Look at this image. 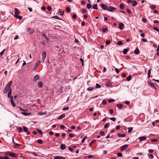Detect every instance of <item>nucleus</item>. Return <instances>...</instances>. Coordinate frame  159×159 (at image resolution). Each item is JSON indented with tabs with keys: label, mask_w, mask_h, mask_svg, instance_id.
Wrapping results in <instances>:
<instances>
[{
	"label": "nucleus",
	"mask_w": 159,
	"mask_h": 159,
	"mask_svg": "<svg viewBox=\"0 0 159 159\" xmlns=\"http://www.w3.org/2000/svg\"><path fill=\"white\" fill-rule=\"evenodd\" d=\"M116 10V8L115 7H112V6H110L107 8V11H110L112 12Z\"/></svg>",
	"instance_id": "obj_1"
},
{
	"label": "nucleus",
	"mask_w": 159,
	"mask_h": 159,
	"mask_svg": "<svg viewBox=\"0 0 159 159\" xmlns=\"http://www.w3.org/2000/svg\"><path fill=\"white\" fill-rule=\"evenodd\" d=\"M13 97L12 96H11V98L10 99V102L12 106L15 107L16 106V104L13 101Z\"/></svg>",
	"instance_id": "obj_2"
},
{
	"label": "nucleus",
	"mask_w": 159,
	"mask_h": 159,
	"mask_svg": "<svg viewBox=\"0 0 159 159\" xmlns=\"http://www.w3.org/2000/svg\"><path fill=\"white\" fill-rule=\"evenodd\" d=\"M101 7L104 10H107V7L106 5L104 4H102L101 5Z\"/></svg>",
	"instance_id": "obj_3"
},
{
	"label": "nucleus",
	"mask_w": 159,
	"mask_h": 159,
	"mask_svg": "<svg viewBox=\"0 0 159 159\" xmlns=\"http://www.w3.org/2000/svg\"><path fill=\"white\" fill-rule=\"evenodd\" d=\"M128 145L127 144H125L124 145H123L120 148V150L121 151H123L126 149L128 148Z\"/></svg>",
	"instance_id": "obj_4"
},
{
	"label": "nucleus",
	"mask_w": 159,
	"mask_h": 159,
	"mask_svg": "<svg viewBox=\"0 0 159 159\" xmlns=\"http://www.w3.org/2000/svg\"><path fill=\"white\" fill-rule=\"evenodd\" d=\"M8 153H9V155L10 157H17V155L14 153H10L9 152H8Z\"/></svg>",
	"instance_id": "obj_5"
},
{
	"label": "nucleus",
	"mask_w": 159,
	"mask_h": 159,
	"mask_svg": "<svg viewBox=\"0 0 159 159\" xmlns=\"http://www.w3.org/2000/svg\"><path fill=\"white\" fill-rule=\"evenodd\" d=\"M39 76L38 75H36L34 77L33 79V82H36L37 80H39Z\"/></svg>",
	"instance_id": "obj_6"
},
{
	"label": "nucleus",
	"mask_w": 159,
	"mask_h": 159,
	"mask_svg": "<svg viewBox=\"0 0 159 159\" xmlns=\"http://www.w3.org/2000/svg\"><path fill=\"white\" fill-rule=\"evenodd\" d=\"M40 61H38L36 62L34 67L33 68L34 70H35L36 69V68H37V67L40 64Z\"/></svg>",
	"instance_id": "obj_7"
},
{
	"label": "nucleus",
	"mask_w": 159,
	"mask_h": 159,
	"mask_svg": "<svg viewBox=\"0 0 159 159\" xmlns=\"http://www.w3.org/2000/svg\"><path fill=\"white\" fill-rule=\"evenodd\" d=\"M46 52L45 51H44L42 53V60L43 61V62L44 61V60L46 58Z\"/></svg>",
	"instance_id": "obj_8"
},
{
	"label": "nucleus",
	"mask_w": 159,
	"mask_h": 159,
	"mask_svg": "<svg viewBox=\"0 0 159 159\" xmlns=\"http://www.w3.org/2000/svg\"><path fill=\"white\" fill-rule=\"evenodd\" d=\"M10 89H11L9 88L6 86L3 90V93H6Z\"/></svg>",
	"instance_id": "obj_9"
},
{
	"label": "nucleus",
	"mask_w": 159,
	"mask_h": 159,
	"mask_svg": "<svg viewBox=\"0 0 159 159\" xmlns=\"http://www.w3.org/2000/svg\"><path fill=\"white\" fill-rule=\"evenodd\" d=\"M14 10V13H15V15H18L20 14V12L18 10L17 8H15Z\"/></svg>",
	"instance_id": "obj_10"
},
{
	"label": "nucleus",
	"mask_w": 159,
	"mask_h": 159,
	"mask_svg": "<svg viewBox=\"0 0 159 159\" xmlns=\"http://www.w3.org/2000/svg\"><path fill=\"white\" fill-rule=\"evenodd\" d=\"M12 93V89H11L9 90V91L8 94H7V97L9 98H11V94Z\"/></svg>",
	"instance_id": "obj_11"
},
{
	"label": "nucleus",
	"mask_w": 159,
	"mask_h": 159,
	"mask_svg": "<svg viewBox=\"0 0 159 159\" xmlns=\"http://www.w3.org/2000/svg\"><path fill=\"white\" fill-rule=\"evenodd\" d=\"M66 148V146L65 144H62L61 145L60 148L62 150L65 149Z\"/></svg>",
	"instance_id": "obj_12"
},
{
	"label": "nucleus",
	"mask_w": 159,
	"mask_h": 159,
	"mask_svg": "<svg viewBox=\"0 0 159 159\" xmlns=\"http://www.w3.org/2000/svg\"><path fill=\"white\" fill-rule=\"evenodd\" d=\"M134 53L136 55H138L139 54V50L138 47L136 48L134 51Z\"/></svg>",
	"instance_id": "obj_13"
},
{
	"label": "nucleus",
	"mask_w": 159,
	"mask_h": 159,
	"mask_svg": "<svg viewBox=\"0 0 159 159\" xmlns=\"http://www.w3.org/2000/svg\"><path fill=\"white\" fill-rule=\"evenodd\" d=\"M14 16L17 19H18L20 20H21L22 18V17L21 16H19L18 15H14Z\"/></svg>",
	"instance_id": "obj_14"
},
{
	"label": "nucleus",
	"mask_w": 159,
	"mask_h": 159,
	"mask_svg": "<svg viewBox=\"0 0 159 159\" xmlns=\"http://www.w3.org/2000/svg\"><path fill=\"white\" fill-rule=\"evenodd\" d=\"M65 116V115L64 114H62L60 115L59 117L58 118V120H61L64 118Z\"/></svg>",
	"instance_id": "obj_15"
},
{
	"label": "nucleus",
	"mask_w": 159,
	"mask_h": 159,
	"mask_svg": "<svg viewBox=\"0 0 159 159\" xmlns=\"http://www.w3.org/2000/svg\"><path fill=\"white\" fill-rule=\"evenodd\" d=\"M117 135L118 136L120 137H124L125 136V134H121L120 133H118Z\"/></svg>",
	"instance_id": "obj_16"
},
{
	"label": "nucleus",
	"mask_w": 159,
	"mask_h": 159,
	"mask_svg": "<svg viewBox=\"0 0 159 159\" xmlns=\"http://www.w3.org/2000/svg\"><path fill=\"white\" fill-rule=\"evenodd\" d=\"M124 24L123 23H121L119 24V28L120 29H123V27L124 26Z\"/></svg>",
	"instance_id": "obj_17"
},
{
	"label": "nucleus",
	"mask_w": 159,
	"mask_h": 159,
	"mask_svg": "<svg viewBox=\"0 0 159 159\" xmlns=\"http://www.w3.org/2000/svg\"><path fill=\"white\" fill-rule=\"evenodd\" d=\"M13 82L12 81H10L7 84L6 87L10 88V86L12 84Z\"/></svg>",
	"instance_id": "obj_18"
},
{
	"label": "nucleus",
	"mask_w": 159,
	"mask_h": 159,
	"mask_svg": "<svg viewBox=\"0 0 159 159\" xmlns=\"http://www.w3.org/2000/svg\"><path fill=\"white\" fill-rule=\"evenodd\" d=\"M38 86L40 88L43 87V83L42 82L40 81L38 82Z\"/></svg>",
	"instance_id": "obj_19"
},
{
	"label": "nucleus",
	"mask_w": 159,
	"mask_h": 159,
	"mask_svg": "<svg viewBox=\"0 0 159 159\" xmlns=\"http://www.w3.org/2000/svg\"><path fill=\"white\" fill-rule=\"evenodd\" d=\"M129 51V50L128 49H124L123 51V53L125 55L127 52Z\"/></svg>",
	"instance_id": "obj_20"
},
{
	"label": "nucleus",
	"mask_w": 159,
	"mask_h": 159,
	"mask_svg": "<svg viewBox=\"0 0 159 159\" xmlns=\"http://www.w3.org/2000/svg\"><path fill=\"white\" fill-rule=\"evenodd\" d=\"M54 159H65V158L62 157L56 156L54 157Z\"/></svg>",
	"instance_id": "obj_21"
},
{
	"label": "nucleus",
	"mask_w": 159,
	"mask_h": 159,
	"mask_svg": "<svg viewBox=\"0 0 159 159\" xmlns=\"http://www.w3.org/2000/svg\"><path fill=\"white\" fill-rule=\"evenodd\" d=\"M146 139V137L145 136H142L140 137V141H142L145 140Z\"/></svg>",
	"instance_id": "obj_22"
},
{
	"label": "nucleus",
	"mask_w": 159,
	"mask_h": 159,
	"mask_svg": "<svg viewBox=\"0 0 159 159\" xmlns=\"http://www.w3.org/2000/svg\"><path fill=\"white\" fill-rule=\"evenodd\" d=\"M148 84L150 86L152 87H154V84L151 81H148Z\"/></svg>",
	"instance_id": "obj_23"
},
{
	"label": "nucleus",
	"mask_w": 159,
	"mask_h": 159,
	"mask_svg": "<svg viewBox=\"0 0 159 159\" xmlns=\"http://www.w3.org/2000/svg\"><path fill=\"white\" fill-rule=\"evenodd\" d=\"M131 3L132 5L134 6H135L137 4V2L135 1H132Z\"/></svg>",
	"instance_id": "obj_24"
},
{
	"label": "nucleus",
	"mask_w": 159,
	"mask_h": 159,
	"mask_svg": "<svg viewBox=\"0 0 159 159\" xmlns=\"http://www.w3.org/2000/svg\"><path fill=\"white\" fill-rule=\"evenodd\" d=\"M106 85L107 86L111 87L112 86L111 83L109 82H107Z\"/></svg>",
	"instance_id": "obj_25"
},
{
	"label": "nucleus",
	"mask_w": 159,
	"mask_h": 159,
	"mask_svg": "<svg viewBox=\"0 0 159 159\" xmlns=\"http://www.w3.org/2000/svg\"><path fill=\"white\" fill-rule=\"evenodd\" d=\"M87 138V137L86 136H84L83 139H82L81 142L83 143L84 142V140Z\"/></svg>",
	"instance_id": "obj_26"
},
{
	"label": "nucleus",
	"mask_w": 159,
	"mask_h": 159,
	"mask_svg": "<svg viewBox=\"0 0 159 159\" xmlns=\"http://www.w3.org/2000/svg\"><path fill=\"white\" fill-rule=\"evenodd\" d=\"M119 7L121 9H124V5L122 4H120L119 5Z\"/></svg>",
	"instance_id": "obj_27"
},
{
	"label": "nucleus",
	"mask_w": 159,
	"mask_h": 159,
	"mask_svg": "<svg viewBox=\"0 0 159 159\" xmlns=\"http://www.w3.org/2000/svg\"><path fill=\"white\" fill-rule=\"evenodd\" d=\"M21 113L22 115H25V116L29 115H30L31 114L30 113H26V112H21Z\"/></svg>",
	"instance_id": "obj_28"
},
{
	"label": "nucleus",
	"mask_w": 159,
	"mask_h": 159,
	"mask_svg": "<svg viewBox=\"0 0 159 159\" xmlns=\"http://www.w3.org/2000/svg\"><path fill=\"white\" fill-rule=\"evenodd\" d=\"M151 74V69H150L148 70V78H149Z\"/></svg>",
	"instance_id": "obj_29"
},
{
	"label": "nucleus",
	"mask_w": 159,
	"mask_h": 159,
	"mask_svg": "<svg viewBox=\"0 0 159 159\" xmlns=\"http://www.w3.org/2000/svg\"><path fill=\"white\" fill-rule=\"evenodd\" d=\"M101 87V86L99 84H98L97 83L96 84L95 88L98 89L100 88Z\"/></svg>",
	"instance_id": "obj_30"
},
{
	"label": "nucleus",
	"mask_w": 159,
	"mask_h": 159,
	"mask_svg": "<svg viewBox=\"0 0 159 159\" xmlns=\"http://www.w3.org/2000/svg\"><path fill=\"white\" fill-rule=\"evenodd\" d=\"M117 107L119 109L123 107V105L121 104H118L116 105Z\"/></svg>",
	"instance_id": "obj_31"
},
{
	"label": "nucleus",
	"mask_w": 159,
	"mask_h": 159,
	"mask_svg": "<svg viewBox=\"0 0 159 159\" xmlns=\"http://www.w3.org/2000/svg\"><path fill=\"white\" fill-rule=\"evenodd\" d=\"M37 131L38 132V133H39V134L40 135H42V134L43 132H42V131L41 130H40L37 129Z\"/></svg>",
	"instance_id": "obj_32"
},
{
	"label": "nucleus",
	"mask_w": 159,
	"mask_h": 159,
	"mask_svg": "<svg viewBox=\"0 0 159 159\" xmlns=\"http://www.w3.org/2000/svg\"><path fill=\"white\" fill-rule=\"evenodd\" d=\"M131 77L130 75H129V76H128L127 78V80L128 81H129L131 80Z\"/></svg>",
	"instance_id": "obj_33"
},
{
	"label": "nucleus",
	"mask_w": 159,
	"mask_h": 159,
	"mask_svg": "<svg viewBox=\"0 0 159 159\" xmlns=\"http://www.w3.org/2000/svg\"><path fill=\"white\" fill-rule=\"evenodd\" d=\"M87 8L89 9L91 7V5L90 4L88 3L87 5Z\"/></svg>",
	"instance_id": "obj_34"
},
{
	"label": "nucleus",
	"mask_w": 159,
	"mask_h": 159,
	"mask_svg": "<svg viewBox=\"0 0 159 159\" xmlns=\"http://www.w3.org/2000/svg\"><path fill=\"white\" fill-rule=\"evenodd\" d=\"M133 130V128L129 127L128 128V133H130Z\"/></svg>",
	"instance_id": "obj_35"
},
{
	"label": "nucleus",
	"mask_w": 159,
	"mask_h": 159,
	"mask_svg": "<svg viewBox=\"0 0 159 159\" xmlns=\"http://www.w3.org/2000/svg\"><path fill=\"white\" fill-rule=\"evenodd\" d=\"M151 141L152 142H157L158 141V139H152Z\"/></svg>",
	"instance_id": "obj_36"
},
{
	"label": "nucleus",
	"mask_w": 159,
	"mask_h": 159,
	"mask_svg": "<svg viewBox=\"0 0 159 159\" xmlns=\"http://www.w3.org/2000/svg\"><path fill=\"white\" fill-rule=\"evenodd\" d=\"M113 67L114 68H115V71H116V72L117 73V74H118L120 71H119V70L118 69L116 68H115L114 66H113Z\"/></svg>",
	"instance_id": "obj_37"
},
{
	"label": "nucleus",
	"mask_w": 159,
	"mask_h": 159,
	"mask_svg": "<svg viewBox=\"0 0 159 159\" xmlns=\"http://www.w3.org/2000/svg\"><path fill=\"white\" fill-rule=\"evenodd\" d=\"M93 8L94 9L97 10L98 9L97 5V4H95L94 5H93Z\"/></svg>",
	"instance_id": "obj_38"
},
{
	"label": "nucleus",
	"mask_w": 159,
	"mask_h": 159,
	"mask_svg": "<svg viewBox=\"0 0 159 159\" xmlns=\"http://www.w3.org/2000/svg\"><path fill=\"white\" fill-rule=\"evenodd\" d=\"M123 44V43L121 41H118L117 42V45H121Z\"/></svg>",
	"instance_id": "obj_39"
},
{
	"label": "nucleus",
	"mask_w": 159,
	"mask_h": 159,
	"mask_svg": "<svg viewBox=\"0 0 159 159\" xmlns=\"http://www.w3.org/2000/svg\"><path fill=\"white\" fill-rule=\"evenodd\" d=\"M156 6L154 5H152L150 6V8L152 10L156 8Z\"/></svg>",
	"instance_id": "obj_40"
},
{
	"label": "nucleus",
	"mask_w": 159,
	"mask_h": 159,
	"mask_svg": "<svg viewBox=\"0 0 159 159\" xmlns=\"http://www.w3.org/2000/svg\"><path fill=\"white\" fill-rule=\"evenodd\" d=\"M23 130L25 132H27L28 131V129L26 127L24 126L23 127Z\"/></svg>",
	"instance_id": "obj_41"
},
{
	"label": "nucleus",
	"mask_w": 159,
	"mask_h": 159,
	"mask_svg": "<svg viewBox=\"0 0 159 159\" xmlns=\"http://www.w3.org/2000/svg\"><path fill=\"white\" fill-rule=\"evenodd\" d=\"M93 89V88L92 87H89L87 89V90L89 91H91Z\"/></svg>",
	"instance_id": "obj_42"
},
{
	"label": "nucleus",
	"mask_w": 159,
	"mask_h": 159,
	"mask_svg": "<svg viewBox=\"0 0 159 159\" xmlns=\"http://www.w3.org/2000/svg\"><path fill=\"white\" fill-rule=\"evenodd\" d=\"M109 125L110 124L108 123H106L104 125V128H107L109 126Z\"/></svg>",
	"instance_id": "obj_43"
},
{
	"label": "nucleus",
	"mask_w": 159,
	"mask_h": 159,
	"mask_svg": "<svg viewBox=\"0 0 159 159\" xmlns=\"http://www.w3.org/2000/svg\"><path fill=\"white\" fill-rule=\"evenodd\" d=\"M108 101L109 103H110L114 102V99H109L108 100Z\"/></svg>",
	"instance_id": "obj_44"
},
{
	"label": "nucleus",
	"mask_w": 159,
	"mask_h": 159,
	"mask_svg": "<svg viewBox=\"0 0 159 159\" xmlns=\"http://www.w3.org/2000/svg\"><path fill=\"white\" fill-rule=\"evenodd\" d=\"M37 142L39 144H42L43 143V141L41 139H39L38 140Z\"/></svg>",
	"instance_id": "obj_45"
},
{
	"label": "nucleus",
	"mask_w": 159,
	"mask_h": 159,
	"mask_svg": "<svg viewBox=\"0 0 159 159\" xmlns=\"http://www.w3.org/2000/svg\"><path fill=\"white\" fill-rule=\"evenodd\" d=\"M110 119L111 120H112L113 121H115L116 120V119L114 117L110 118Z\"/></svg>",
	"instance_id": "obj_46"
},
{
	"label": "nucleus",
	"mask_w": 159,
	"mask_h": 159,
	"mask_svg": "<svg viewBox=\"0 0 159 159\" xmlns=\"http://www.w3.org/2000/svg\"><path fill=\"white\" fill-rule=\"evenodd\" d=\"M141 41H143L144 42H147V39L145 38H143L141 39Z\"/></svg>",
	"instance_id": "obj_47"
},
{
	"label": "nucleus",
	"mask_w": 159,
	"mask_h": 159,
	"mask_svg": "<svg viewBox=\"0 0 159 159\" xmlns=\"http://www.w3.org/2000/svg\"><path fill=\"white\" fill-rule=\"evenodd\" d=\"M95 141V139L93 140L89 143V145L90 146Z\"/></svg>",
	"instance_id": "obj_48"
},
{
	"label": "nucleus",
	"mask_w": 159,
	"mask_h": 159,
	"mask_svg": "<svg viewBox=\"0 0 159 159\" xmlns=\"http://www.w3.org/2000/svg\"><path fill=\"white\" fill-rule=\"evenodd\" d=\"M110 43V41L109 40H107L106 41V44L107 45H109Z\"/></svg>",
	"instance_id": "obj_49"
},
{
	"label": "nucleus",
	"mask_w": 159,
	"mask_h": 159,
	"mask_svg": "<svg viewBox=\"0 0 159 159\" xmlns=\"http://www.w3.org/2000/svg\"><path fill=\"white\" fill-rule=\"evenodd\" d=\"M41 43L43 46H45L46 45L45 42V41H43Z\"/></svg>",
	"instance_id": "obj_50"
},
{
	"label": "nucleus",
	"mask_w": 159,
	"mask_h": 159,
	"mask_svg": "<svg viewBox=\"0 0 159 159\" xmlns=\"http://www.w3.org/2000/svg\"><path fill=\"white\" fill-rule=\"evenodd\" d=\"M66 11L68 12H70V8L68 7H66Z\"/></svg>",
	"instance_id": "obj_51"
},
{
	"label": "nucleus",
	"mask_w": 159,
	"mask_h": 159,
	"mask_svg": "<svg viewBox=\"0 0 159 159\" xmlns=\"http://www.w3.org/2000/svg\"><path fill=\"white\" fill-rule=\"evenodd\" d=\"M5 51V49H4L3 51H2L0 53V55H1V56H2L3 55V53H4V51Z\"/></svg>",
	"instance_id": "obj_52"
},
{
	"label": "nucleus",
	"mask_w": 159,
	"mask_h": 159,
	"mask_svg": "<svg viewBox=\"0 0 159 159\" xmlns=\"http://www.w3.org/2000/svg\"><path fill=\"white\" fill-rule=\"evenodd\" d=\"M18 130L19 132H20L22 131V129L21 127H19L18 129Z\"/></svg>",
	"instance_id": "obj_53"
},
{
	"label": "nucleus",
	"mask_w": 159,
	"mask_h": 159,
	"mask_svg": "<svg viewBox=\"0 0 159 159\" xmlns=\"http://www.w3.org/2000/svg\"><path fill=\"white\" fill-rule=\"evenodd\" d=\"M117 155L118 157H121L122 156V154L121 153H118L117 154Z\"/></svg>",
	"instance_id": "obj_54"
},
{
	"label": "nucleus",
	"mask_w": 159,
	"mask_h": 159,
	"mask_svg": "<svg viewBox=\"0 0 159 159\" xmlns=\"http://www.w3.org/2000/svg\"><path fill=\"white\" fill-rule=\"evenodd\" d=\"M47 8L48 10L49 11H51L52 10L51 7L50 6H48L47 7Z\"/></svg>",
	"instance_id": "obj_55"
},
{
	"label": "nucleus",
	"mask_w": 159,
	"mask_h": 159,
	"mask_svg": "<svg viewBox=\"0 0 159 159\" xmlns=\"http://www.w3.org/2000/svg\"><path fill=\"white\" fill-rule=\"evenodd\" d=\"M69 137L72 138L74 136V134H69Z\"/></svg>",
	"instance_id": "obj_56"
},
{
	"label": "nucleus",
	"mask_w": 159,
	"mask_h": 159,
	"mask_svg": "<svg viewBox=\"0 0 159 159\" xmlns=\"http://www.w3.org/2000/svg\"><path fill=\"white\" fill-rule=\"evenodd\" d=\"M52 17L57 19H60L57 16H53Z\"/></svg>",
	"instance_id": "obj_57"
},
{
	"label": "nucleus",
	"mask_w": 159,
	"mask_h": 159,
	"mask_svg": "<svg viewBox=\"0 0 159 159\" xmlns=\"http://www.w3.org/2000/svg\"><path fill=\"white\" fill-rule=\"evenodd\" d=\"M100 134L101 135H103L105 134V133L103 131H101L100 132Z\"/></svg>",
	"instance_id": "obj_58"
},
{
	"label": "nucleus",
	"mask_w": 159,
	"mask_h": 159,
	"mask_svg": "<svg viewBox=\"0 0 159 159\" xmlns=\"http://www.w3.org/2000/svg\"><path fill=\"white\" fill-rule=\"evenodd\" d=\"M107 103V101L106 100H103L102 102V104L103 105H105Z\"/></svg>",
	"instance_id": "obj_59"
},
{
	"label": "nucleus",
	"mask_w": 159,
	"mask_h": 159,
	"mask_svg": "<svg viewBox=\"0 0 159 159\" xmlns=\"http://www.w3.org/2000/svg\"><path fill=\"white\" fill-rule=\"evenodd\" d=\"M127 11L129 14H130L131 13V11L128 9H127Z\"/></svg>",
	"instance_id": "obj_60"
},
{
	"label": "nucleus",
	"mask_w": 159,
	"mask_h": 159,
	"mask_svg": "<svg viewBox=\"0 0 159 159\" xmlns=\"http://www.w3.org/2000/svg\"><path fill=\"white\" fill-rule=\"evenodd\" d=\"M82 10L83 13H85L86 12V10L85 9H83Z\"/></svg>",
	"instance_id": "obj_61"
},
{
	"label": "nucleus",
	"mask_w": 159,
	"mask_h": 159,
	"mask_svg": "<svg viewBox=\"0 0 159 159\" xmlns=\"http://www.w3.org/2000/svg\"><path fill=\"white\" fill-rule=\"evenodd\" d=\"M120 125H117L116 127V129L117 130L119 129L120 128Z\"/></svg>",
	"instance_id": "obj_62"
},
{
	"label": "nucleus",
	"mask_w": 159,
	"mask_h": 159,
	"mask_svg": "<svg viewBox=\"0 0 159 159\" xmlns=\"http://www.w3.org/2000/svg\"><path fill=\"white\" fill-rule=\"evenodd\" d=\"M28 31L29 33H30L31 34H32L33 33L34 30H28Z\"/></svg>",
	"instance_id": "obj_63"
},
{
	"label": "nucleus",
	"mask_w": 159,
	"mask_h": 159,
	"mask_svg": "<svg viewBox=\"0 0 159 159\" xmlns=\"http://www.w3.org/2000/svg\"><path fill=\"white\" fill-rule=\"evenodd\" d=\"M60 128L61 129H64L65 128V126L64 125H61L60 126Z\"/></svg>",
	"instance_id": "obj_64"
}]
</instances>
